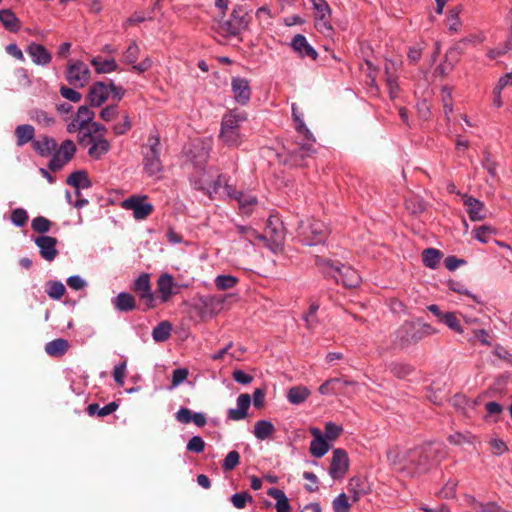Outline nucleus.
<instances>
[{
    "label": "nucleus",
    "instance_id": "1",
    "mask_svg": "<svg viewBox=\"0 0 512 512\" xmlns=\"http://www.w3.org/2000/svg\"><path fill=\"white\" fill-rule=\"evenodd\" d=\"M330 230L326 224L315 218L301 220L297 227V237L304 246H317L326 243Z\"/></svg>",
    "mask_w": 512,
    "mask_h": 512
},
{
    "label": "nucleus",
    "instance_id": "2",
    "mask_svg": "<svg viewBox=\"0 0 512 512\" xmlns=\"http://www.w3.org/2000/svg\"><path fill=\"white\" fill-rule=\"evenodd\" d=\"M251 20L252 17L250 16V10L247 6L237 4L233 7L229 18L227 20H222L219 23L217 32L225 38L237 37L242 33V31L249 28Z\"/></svg>",
    "mask_w": 512,
    "mask_h": 512
},
{
    "label": "nucleus",
    "instance_id": "3",
    "mask_svg": "<svg viewBox=\"0 0 512 512\" xmlns=\"http://www.w3.org/2000/svg\"><path fill=\"white\" fill-rule=\"evenodd\" d=\"M160 153V136L157 132L155 134L151 133L148 137L147 144L142 147L143 171L147 176L153 177L163 171V164L160 158Z\"/></svg>",
    "mask_w": 512,
    "mask_h": 512
},
{
    "label": "nucleus",
    "instance_id": "4",
    "mask_svg": "<svg viewBox=\"0 0 512 512\" xmlns=\"http://www.w3.org/2000/svg\"><path fill=\"white\" fill-rule=\"evenodd\" d=\"M265 395V388H256L252 396L248 393L240 394L237 398V408L227 410V419L232 421L245 419L252 402L256 409H262L265 405Z\"/></svg>",
    "mask_w": 512,
    "mask_h": 512
},
{
    "label": "nucleus",
    "instance_id": "5",
    "mask_svg": "<svg viewBox=\"0 0 512 512\" xmlns=\"http://www.w3.org/2000/svg\"><path fill=\"white\" fill-rule=\"evenodd\" d=\"M130 289L144 302L143 311L154 309L156 307V297L152 291L151 275L142 272L132 283Z\"/></svg>",
    "mask_w": 512,
    "mask_h": 512
},
{
    "label": "nucleus",
    "instance_id": "6",
    "mask_svg": "<svg viewBox=\"0 0 512 512\" xmlns=\"http://www.w3.org/2000/svg\"><path fill=\"white\" fill-rule=\"evenodd\" d=\"M77 152V147L71 139L64 140L50 155L47 167L52 172L60 171L70 162Z\"/></svg>",
    "mask_w": 512,
    "mask_h": 512
},
{
    "label": "nucleus",
    "instance_id": "7",
    "mask_svg": "<svg viewBox=\"0 0 512 512\" xmlns=\"http://www.w3.org/2000/svg\"><path fill=\"white\" fill-rule=\"evenodd\" d=\"M420 341V334L415 321H404L394 332L393 344L396 348L407 349Z\"/></svg>",
    "mask_w": 512,
    "mask_h": 512
},
{
    "label": "nucleus",
    "instance_id": "8",
    "mask_svg": "<svg viewBox=\"0 0 512 512\" xmlns=\"http://www.w3.org/2000/svg\"><path fill=\"white\" fill-rule=\"evenodd\" d=\"M316 150L311 144L303 143L295 146L293 149L285 148V156L278 154L279 162L290 167H305L306 160L314 154Z\"/></svg>",
    "mask_w": 512,
    "mask_h": 512
},
{
    "label": "nucleus",
    "instance_id": "9",
    "mask_svg": "<svg viewBox=\"0 0 512 512\" xmlns=\"http://www.w3.org/2000/svg\"><path fill=\"white\" fill-rule=\"evenodd\" d=\"M230 295H207L200 296L199 303L194 304L192 308L197 312L201 319L207 316L214 317L224 308L226 299Z\"/></svg>",
    "mask_w": 512,
    "mask_h": 512
},
{
    "label": "nucleus",
    "instance_id": "10",
    "mask_svg": "<svg viewBox=\"0 0 512 512\" xmlns=\"http://www.w3.org/2000/svg\"><path fill=\"white\" fill-rule=\"evenodd\" d=\"M90 77L91 71L83 61H68L66 65L65 79L70 85L83 88L86 84H88Z\"/></svg>",
    "mask_w": 512,
    "mask_h": 512
},
{
    "label": "nucleus",
    "instance_id": "11",
    "mask_svg": "<svg viewBox=\"0 0 512 512\" xmlns=\"http://www.w3.org/2000/svg\"><path fill=\"white\" fill-rule=\"evenodd\" d=\"M122 207L133 211V216L137 220L146 219L154 210V206L148 202L147 195H131L122 201Z\"/></svg>",
    "mask_w": 512,
    "mask_h": 512
},
{
    "label": "nucleus",
    "instance_id": "12",
    "mask_svg": "<svg viewBox=\"0 0 512 512\" xmlns=\"http://www.w3.org/2000/svg\"><path fill=\"white\" fill-rule=\"evenodd\" d=\"M210 148L201 140L191 143L186 156L199 172H205L209 160Z\"/></svg>",
    "mask_w": 512,
    "mask_h": 512
},
{
    "label": "nucleus",
    "instance_id": "13",
    "mask_svg": "<svg viewBox=\"0 0 512 512\" xmlns=\"http://www.w3.org/2000/svg\"><path fill=\"white\" fill-rule=\"evenodd\" d=\"M350 460L348 453L343 448H336L333 450L330 467L328 469L329 475L334 480L344 478L349 471Z\"/></svg>",
    "mask_w": 512,
    "mask_h": 512
},
{
    "label": "nucleus",
    "instance_id": "14",
    "mask_svg": "<svg viewBox=\"0 0 512 512\" xmlns=\"http://www.w3.org/2000/svg\"><path fill=\"white\" fill-rule=\"evenodd\" d=\"M314 264L324 279L333 280L334 282L336 281L340 268L342 267L341 261L332 260L320 255H315Z\"/></svg>",
    "mask_w": 512,
    "mask_h": 512
},
{
    "label": "nucleus",
    "instance_id": "15",
    "mask_svg": "<svg viewBox=\"0 0 512 512\" xmlns=\"http://www.w3.org/2000/svg\"><path fill=\"white\" fill-rule=\"evenodd\" d=\"M231 91L233 93L234 100L238 104L245 106L250 102L252 90L248 79L239 76L232 77Z\"/></svg>",
    "mask_w": 512,
    "mask_h": 512
},
{
    "label": "nucleus",
    "instance_id": "16",
    "mask_svg": "<svg viewBox=\"0 0 512 512\" xmlns=\"http://www.w3.org/2000/svg\"><path fill=\"white\" fill-rule=\"evenodd\" d=\"M33 241L39 248V254L44 260L52 262L57 257L59 253L57 250V238L48 235H39L35 237Z\"/></svg>",
    "mask_w": 512,
    "mask_h": 512
},
{
    "label": "nucleus",
    "instance_id": "17",
    "mask_svg": "<svg viewBox=\"0 0 512 512\" xmlns=\"http://www.w3.org/2000/svg\"><path fill=\"white\" fill-rule=\"evenodd\" d=\"M289 46L301 59L306 57L314 61L318 59L319 54L317 50L308 42L303 34H296L291 39Z\"/></svg>",
    "mask_w": 512,
    "mask_h": 512
},
{
    "label": "nucleus",
    "instance_id": "18",
    "mask_svg": "<svg viewBox=\"0 0 512 512\" xmlns=\"http://www.w3.org/2000/svg\"><path fill=\"white\" fill-rule=\"evenodd\" d=\"M175 287L180 288L181 286L175 282L172 274L165 272L158 277L157 291L161 303L168 302L173 295L178 293L173 290Z\"/></svg>",
    "mask_w": 512,
    "mask_h": 512
},
{
    "label": "nucleus",
    "instance_id": "19",
    "mask_svg": "<svg viewBox=\"0 0 512 512\" xmlns=\"http://www.w3.org/2000/svg\"><path fill=\"white\" fill-rule=\"evenodd\" d=\"M108 98L107 84L103 81H96L89 87L85 101L91 107H100Z\"/></svg>",
    "mask_w": 512,
    "mask_h": 512
},
{
    "label": "nucleus",
    "instance_id": "20",
    "mask_svg": "<svg viewBox=\"0 0 512 512\" xmlns=\"http://www.w3.org/2000/svg\"><path fill=\"white\" fill-rule=\"evenodd\" d=\"M284 228L278 227L274 224L272 217H269L266 224L265 232L268 234L269 243L267 244V248L270 249L273 253H278L283 249L284 243Z\"/></svg>",
    "mask_w": 512,
    "mask_h": 512
},
{
    "label": "nucleus",
    "instance_id": "21",
    "mask_svg": "<svg viewBox=\"0 0 512 512\" xmlns=\"http://www.w3.org/2000/svg\"><path fill=\"white\" fill-rule=\"evenodd\" d=\"M463 204L467 207L466 212L471 221H481L486 218V208L482 201L479 199L463 194Z\"/></svg>",
    "mask_w": 512,
    "mask_h": 512
},
{
    "label": "nucleus",
    "instance_id": "22",
    "mask_svg": "<svg viewBox=\"0 0 512 512\" xmlns=\"http://www.w3.org/2000/svg\"><path fill=\"white\" fill-rule=\"evenodd\" d=\"M26 52L36 65L46 66L52 61V54L42 44L32 42L27 46Z\"/></svg>",
    "mask_w": 512,
    "mask_h": 512
},
{
    "label": "nucleus",
    "instance_id": "23",
    "mask_svg": "<svg viewBox=\"0 0 512 512\" xmlns=\"http://www.w3.org/2000/svg\"><path fill=\"white\" fill-rule=\"evenodd\" d=\"M360 281L361 278L358 272L354 268L342 263V267L340 268V272L335 283L341 284L345 288H355L360 284Z\"/></svg>",
    "mask_w": 512,
    "mask_h": 512
},
{
    "label": "nucleus",
    "instance_id": "24",
    "mask_svg": "<svg viewBox=\"0 0 512 512\" xmlns=\"http://www.w3.org/2000/svg\"><path fill=\"white\" fill-rule=\"evenodd\" d=\"M112 303L114 308L122 313L131 312L137 307L135 297L126 291H122L112 298Z\"/></svg>",
    "mask_w": 512,
    "mask_h": 512
},
{
    "label": "nucleus",
    "instance_id": "25",
    "mask_svg": "<svg viewBox=\"0 0 512 512\" xmlns=\"http://www.w3.org/2000/svg\"><path fill=\"white\" fill-rule=\"evenodd\" d=\"M58 147L56 140L48 135H41L40 139L33 141L32 149L40 157H48Z\"/></svg>",
    "mask_w": 512,
    "mask_h": 512
},
{
    "label": "nucleus",
    "instance_id": "26",
    "mask_svg": "<svg viewBox=\"0 0 512 512\" xmlns=\"http://www.w3.org/2000/svg\"><path fill=\"white\" fill-rule=\"evenodd\" d=\"M65 182L73 188L87 189L92 187V181L89 178L88 172L84 169L75 170L70 173Z\"/></svg>",
    "mask_w": 512,
    "mask_h": 512
},
{
    "label": "nucleus",
    "instance_id": "27",
    "mask_svg": "<svg viewBox=\"0 0 512 512\" xmlns=\"http://www.w3.org/2000/svg\"><path fill=\"white\" fill-rule=\"evenodd\" d=\"M90 144L88 155L95 160H99L103 155L108 153L111 147L110 142L105 139L102 134L95 136Z\"/></svg>",
    "mask_w": 512,
    "mask_h": 512
},
{
    "label": "nucleus",
    "instance_id": "28",
    "mask_svg": "<svg viewBox=\"0 0 512 512\" xmlns=\"http://www.w3.org/2000/svg\"><path fill=\"white\" fill-rule=\"evenodd\" d=\"M247 120V113L239 109H230L222 117L221 127L240 129V123Z\"/></svg>",
    "mask_w": 512,
    "mask_h": 512
},
{
    "label": "nucleus",
    "instance_id": "29",
    "mask_svg": "<svg viewBox=\"0 0 512 512\" xmlns=\"http://www.w3.org/2000/svg\"><path fill=\"white\" fill-rule=\"evenodd\" d=\"M224 189L228 197L235 199L240 208L252 206L257 204V197L252 195H245L242 191H237L234 186L225 183Z\"/></svg>",
    "mask_w": 512,
    "mask_h": 512
},
{
    "label": "nucleus",
    "instance_id": "30",
    "mask_svg": "<svg viewBox=\"0 0 512 512\" xmlns=\"http://www.w3.org/2000/svg\"><path fill=\"white\" fill-rule=\"evenodd\" d=\"M0 22L4 29L11 33H17L21 29V20L11 9L0 10Z\"/></svg>",
    "mask_w": 512,
    "mask_h": 512
},
{
    "label": "nucleus",
    "instance_id": "31",
    "mask_svg": "<svg viewBox=\"0 0 512 512\" xmlns=\"http://www.w3.org/2000/svg\"><path fill=\"white\" fill-rule=\"evenodd\" d=\"M16 145L22 147L35 141V128L30 124H21L15 128Z\"/></svg>",
    "mask_w": 512,
    "mask_h": 512
},
{
    "label": "nucleus",
    "instance_id": "32",
    "mask_svg": "<svg viewBox=\"0 0 512 512\" xmlns=\"http://www.w3.org/2000/svg\"><path fill=\"white\" fill-rule=\"evenodd\" d=\"M119 408L118 401H112L103 407H100L98 403H90L86 407V412L90 417L104 418L114 413Z\"/></svg>",
    "mask_w": 512,
    "mask_h": 512
},
{
    "label": "nucleus",
    "instance_id": "33",
    "mask_svg": "<svg viewBox=\"0 0 512 512\" xmlns=\"http://www.w3.org/2000/svg\"><path fill=\"white\" fill-rule=\"evenodd\" d=\"M70 348L69 341L64 338L54 339L45 345V352L54 358L64 356Z\"/></svg>",
    "mask_w": 512,
    "mask_h": 512
},
{
    "label": "nucleus",
    "instance_id": "34",
    "mask_svg": "<svg viewBox=\"0 0 512 512\" xmlns=\"http://www.w3.org/2000/svg\"><path fill=\"white\" fill-rule=\"evenodd\" d=\"M266 493L268 496L276 500L274 507L277 512H291L292 507L289 503L288 497L286 496L283 490L271 487L267 490Z\"/></svg>",
    "mask_w": 512,
    "mask_h": 512
},
{
    "label": "nucleus",
    "instance_id": "35",
    "mask_svg": "<svg viewBox=\"0 0 512 512\" xmlns=\"http://www.w3.org/2000/svg\"><path fill=\"white\" fill-rule=\"evenodd\" d=\"M449 402L455 408V410L462 415H466L467 408L474 409L478 404L477 400H470L465 394L462 393H456L453 395Z\"/></svg>",
    "mask_w": 512,
    "mask_h": 512
},
{
    "label": "nucleus",
    "instance_id": "36",
    "mask_svg": "<svg viewBox=\"0 0 512 512\" xmlns=\"http://www.w3.org/2000/svg\"><path fill=\"white\" fill-rule=\"evenodd\" d=\"M275 432L276 428L270 420L261 419L254 424L253 434L258 440H266Z\"/></svg>",
    "mask_w": 512,
    "mask_h": 512
},
{
    "label": "nucleus",
    "instance_id": "37",
    "mask_svg": "<svg viewBox=\"0 0 512 512\" xmlns=\"http://www.w3.org/2000/svg\"><path fill=\"white\" fill-rule=\"evenodd\" d=\"M422 262L425 267L436 269L439 267L440 261L443 258V252L437 248L429 247L422 251Z\"/></svg>",
    "mask_w": 512,
    "mask_h": 512
},
{
    "label": "nucleus",
    "instance_id": "38",
    "mask_svg": "<svg viewBox=\"0 0 512 512\" xmlns=\"http://www.w3.org/2000/svg\"><path fill=\"white\" fill-rule=\"evenodd\" d=\"M219 138L229 147H238L242 143L240 129L221 127Z\"/></svg>",
    "mask_w": 512,
    "mask_h": 512
},
{
    "label": "nucleus",
    "instance_id": "39",
    "mask_svg": "<svg viewBox=\"0 0 512 512\" xmlns=\"http://www.w3.org/2000/svg\"><path fill=\"white\" fill-rule=\"evenodd\" d=\"M173 326L168 320L159 322L152 330V338L156 343L167 341L171 337Z\"/></svg>",
    "mask_w": 512,
    "mask_h": 512
},
{
    "label": "nucleus",
    "instance_id": "40",
    "mask_svg": "<svg viewBox=\"0 0 512 512\" xmlns=\"http://www.w3.org/2000/svg\"><path fill=\"white\" fill-rule=\"evenodd\" d=\"M411 463L414 464L418 470L427 471L431 465L430 454L424 449H414L411 454Z\"/></svg>",
    "mask_w": 512,
    "mask_h": 512
},
{
    "label": "nucleus",
    "instance_id": "41",
    "mask_svg": "<svg viewBox=\"0 0 512 512\" xmlns=\"http://www.w3.org/2000/svg\"><path fill=\"white\" fill-rule=\"evenodd\" d=\"M330 448V442L323 437L322 439H313L310 442L309 452L314 458L320 459L328 453Z\"/></svg>",
    "mask_w": 512,
    "mask_h": 512
},
{
    "label": "nucleus",
    "instance_id": "42",
    "mask_svg": "<svg viewBox=\"0 0 512 512\" xmlns=\"http://www.w3.org/2000/svg\"><path fill=\"white\" fill-rule=\"evenodd\" d=\"M310 390L305 386H293L288 390L287 398L291 404L299 405L306 401Z\"/></svg>",
    "mask_w": 512,
    "mask_h": 512
},
{
    "label": "nucleus",
    "instance_id": "43",
    "mask_svg": "<svg viewBox=\"0 0 512 512\" xmlns=\"http://www.w3.org/2000/svg\"><path fill=\"white\" fill-rule=\"evenodd\" d=\"M91 65L94 66L97 74H105L118 70V64L114 58L100 61L99 57H94L91 60Z\"/></svg>",
    "mask_w": 512,
    "mask_h": 512
},
{
    "label": "nucleus",
    "instance_id": "44",
    "mask_svg": "<svg viewBox=\"0 0 512 512\" xmlns=\"http://www.w3.org/2000/svg\"><path fill=\"white\" fill-rule=\"evenodd\" d=\"M28 115L31 120L44 127H50L54 125L56 121L55 117L49 115L46 111L39 108H33L29 110Z\"/></svg>",
    "mask_w": 512,
    "mask_h": 512
},
{
    "label": "nucleus",
    "instance_id": "45",
    "mask_svg": "<svg viewBox=\"0 0 512 512\" xmlns=\"http://www.w3.org/2000/svg\"><path fill=\"white\" fill-rule=\"evenodd\" d=\"M347 489L360 491L367 495L372 492L371 484L367 477L361 475H356L350 478Z\"/></svg>",
    "mask_w": 512,
    "mask_h": 512
},
{
    "label": "nucleus",
    "instance_id": "46",
    "mask_svg": "<svg viewBox=\"0 0 512 512\" xmlns=\"http://www.w3.org/2000/svg\"><path fill=\"white\" fill-rule=\"evenodd\" d=\"M47 295L53 300H60L66 293V287L61 281L49 280L45 284Z\"/></svg>",
    "mask_w": 512,
    "mask_h": 512
},
{
    "label": "nucleus",
    "instance_id": "47",
    "mask_svg": "<svg viewBox=\"0 0 512 512\" xmlns=\"http://www.w3.org/2000/svg\"><path fill=\"white\" fill-rule=\"evenodd\" d=\"M314 10L315 20H325L331 18L332 10L326 0H310Z\"/></svg>",
    "mask_w": 512,
    "mask_h": 512
},
{
    "label": "nucleus",
    "instance_id": "48",
    "mask_svg": "<svg viewBox=\"0 0 512 512\" xmlns=\"http://www.w3.org/2000/svg\"><path fill=\"white\" fill-rule=\"evenodd\" d=\"M230 502L236 509H244L248 504H255L253 496L248 491L234 493L230 497Z\"/></svg>",
    "mask_w": 512,
    "mask_h": 512
},
{
    "label": "nucleus",
    "instance_id": "49",
    "mask_svg": "<svg viewBox=\"0 0 512 512\" xmlns=\"http://www.w3.org/2000/svg\"><path fill=\"white\" fill-rule=\"evenodd\" d=\"M390 372L398 379H404L414 371V367L409 363L391 362L389 364Z\"/></svg>",
    "mask_w": 512,
    "mask_h": 512
},
{
    "label": "nucleus",
    "instance_id": "50",
    "mask_svg": "<svg viewBox=\"0 0 512 512\" xmlns=\"http://www.w3.org/2000/svg\"><path fill=\"white\" fill-rule=\"evenodd\" d=\"M214 282L218 290L225 291L236 286L239 279L230 274H220L216 276Z\"/></svg>",
    "mask_w": 512,
    "mask_h": 512
},
{
    "label": "nucleus",
    "instance_id": "51",
    "mask_svg": "<svg viewBox=\"0 0 512 512\" xmlns=\"http://www.w3.org/2000/svg\"><path fill=\"white\" fill-rule=\"evenodd\" d=\"M90 107L91 106H89L88 103H86V105H81L78 108L76 115L77 118H79L80 116H85L84 119L78 122L77 129H79V131L85 129L88 126V123H90L95 117V113L90 109Z\"/></svg>",
    "mask_w": 512,
    "mask_h": 512
},
{
    "label": "nucleus",
    "instance_id": "52",
    "mask_svg": "<svg viewBox=\"0 0 512 512\" xmlns=\"http://www.w3.org/2000/svg\"><path fill=\"white\" fill-rule=\"evenodd\" d=\"M52 222L44 216H37L31 222V228L34 232L45 235L51 229Z\"/></svg>",
    "mask_w": 512,
    "mask_h": 512
},
{
    "label": "nucleus",
    "instance_id": "53",
    "mask_svg": "<svg viewBox=\"0 0 512 512\" xmlns=\"http://www.w3.org/2000/svg\"><path fill=\"white\" fill-rule=\"evenodd\" d=\"M351 505L348 496L344 492L340 493L332 501L334 512H351Z\"/></svg>",
    "mask_w": 512,
    "mask_h": 512
},
{
    "label": "nucleus",
    "instance_id": "54",
    "mask_svg": "<svg viewBox=\"0 0 512 512\" xmlns=\"http://www.w3.org/2000/svg\"><path fill=\"white\" fill-rule=\"evenodd\" d=\"M445 324L452 331L462 334L464 332L463 327L460 324V320L457 318L455 312H445L444 319L441 322Z\"/></svg>",
    "mask_w": 512,
    "mask_h": 512
},
{
    "label": "nucleus",
    "instance_id": "55",
    "mask_svg": "<svg viewBox=\"0 0 512 512\" xmlns=\"http://www.w3.org/2000/svg\"><path fill=\"white\" fill-rule=\"evenodd\" d=\"M384 72L386 76V85L388 87L389 96L391 99H395L398 95V92L400 91L397 77H394L391 73H389L388 64L385 65Z\"/></svg>",
    "mask_w": 512,
    "mask_h": 512
},
{
    "label": "nucleus",
    "instance_id": "56",
    "mask_svg": "<svg viewBox=\"0 0 512 512\" xmlns=\"http://www.w3.org/2000/svg\"><path fill=\"white\" fill-rule=\"evenodd\" d=\"M241 456L238 451H230L222 462V469L225 472L234 470L240 464Z\"/></svg>",
    "mask_w": 512,
    "mask_h": 512
},
{
    "label": "nucleus",
    "instance_id": "57",
    "mask_svg": "<svg viewBox=\"0 0 512 512\" xmlns=\"http://www.w3.org/2000/svg\"><path fill=\"white\" fill-rule=\"evenodd\" d=\"M340 383H342V380L340 378L328 379L319 386L318 391L322 395L337 394V392L340 390V388H337L336 385H338Z\"/></svg>",
    "mask_w": 512,
    "mask_h": 512
},
{
    "label": "nucleus",
    "instance_id": "58",
    "mask_svg": "<svg viewBox=\"0 0 512 512\" xmlns=\"http://www.w3.org/2000/svg\"><path fill=\"white\" fill-rule=\"evenodd\" d=\"M28 219V213L23 208H16L11 211L10 220L16 227H24L27 224Z\"/></svg>",
    "mask_w": 512,
    "mask_h": 512
},
{
    "label": "nucleus",
    "instance_id": "59",
    "mask_svg": "<svg viewBox=\"0 0 512 512\" xmlns=\"http://www.w3.org/2000/svg\"><path fill=\"white\" fill-rule=\"evenodd\" d=\"M342 432L343 427L341 425H338L331 421L325 424L324 437L329 442L336 440L342 434Z\"/></svg>",
    "mask_w": 512,
    "mask_h": 512
},
{
    "label": "nucleus",
    "instance_id": "60",
    "mask_svg": "<svg viewBox=\"0 0 512 512\" xmlns=\"http://www.w3.org/2000/svg\"><path fill=\"white\" fill-rule=\"evenodd\" d=\"M461 12V6H456L449 11L447 21L449 22V31L457 32L461 26L459 13Z\"/></svg>",
    "mask_w": 512,
    "mask_h": 512
},
{
    "label": "nucleus",
    "instance_id": "61",
    "mask_svg": "<svg viewBox=\"0 0 512 512\" xmlns=\"http://www.w3.org/2000/svg\"><path fill=\"white\" fill-rule=\"evenodd\" d=\"M189 375V370L187 368H177L172 372V379L169 389H174L181 385L184 381H186Z\"/></svg>",
    "mask_w": 512,
    "mask_h": 512
},
{
    "label": "nucleus",
    "instance_id": "62",
    "mask_svg": "<svg viewBox=\"0 0 512 512\" xmlns=\"http://www.w3.org/2000/svg\"><path fill=\"white\" fill-rule=\"evenodd\" d=\"M205 446L206 444L202 437L196 435L189 439L186 449L188 452L200 454L204 452Z\"/></svg>",
    "mask_w": 512,
    "mask_h": 512
},
{
    "label": "nucleus",
    "instance_id": "63",
    "mask_svg": "<svg viewBox=\"0 0 512 512\" xmlns=\"http://www.w3.org/2000/svg\"><path fill=\"white\" fill-rule=\"evenodd\" d=\"M474 237L481 243H487L488 239L485 237L487 234H496L497 229L491 225H482L473 230Z\"/></svg>",
    "mask_w": 512,
    "mask_h": 512
},
{
    "label": "nucleus",
    "instance_id": "64",
    "mask_svg": "<svg viewBox=\"0 0 512 512\" xmlns=\"http://www.w3.org/2000/svg\"><path fill=\"white\" fill-rule=\"evenodd\" d=\"M139 56V47L135 41H133L126 49L123 54L124 62L126 64L133 65L136 63Z\"/></svg>",
    "mask_w": 512,
    "mask_h": 512
}]
</instances>
